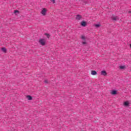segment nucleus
<instances>
[{
    "label": "nucleus",
    "instance_id": "nucleus-19",
    "mask_svg": "<svg viewBox=\"0 0 131 131\" xmlns=\"http://www.w3.org/2000/svg\"><path fill=\"white\" fill-rule=\"evenodd\" d=\"M44 82H45V83H48V80H45L44 81Z\"/></svg>",
    "mask_w": 131,
    "mask_h": 131
},
{
    "label": "nucleus",
    "instance_id": "nucleus-14",
    "mask_svg": "<svg viewBox=\"0 0 131 131\" xmlns=\"http://www.w3.org/2000/svg\"><path fill=\"white\" fill-rule=\"evenodd\" d=\"M45 35H46L47 37H48V38H50V34H48V33H45Z\"/></svg>",
    "mask_w": 131,
    "mask_h": 131
},
{
    "label": "nucleus",
    "instance_id": "nucleus-2",
    "mask_svg": "<svg viewBox=\"0 0 131 131\" xmlns=\"http://www.w3.org/2000/svg\"><path fill=\"white\" fill-rule=\"evenodd\" d=\"M42 15H43V16L46 15V13H47V9H46V8H43L41 12Z\"/></svg>",
    "mask_w": 131,
    "mask_h": 131
},
{
    "label": "nucleus",
    "instance_id": "nucleus-9",
    "mask_svg": "<svg viewBox=\"0 0 131 131\" xmlns=\"http://www.w3.org/2000/svg\"><path fill=\"white\" fill-rule=\"evenodd\" d=\"M2 51H3L4 53H7V49H6V48H2Z\"/></svg>",
    "mask_w": 131,
    "mask_h": 131
},
{
    "label": "nucleus",
    "instance_id": "nucleus-3",
    "mask_svg": "<svg viewBox=\"0 0 131 131\" xmlns=\"http://www.w3.org/2000/svg\"><path fill=\"white\" fill-rule=\"evenodd\" d=\"M112 19L113 21H117V20H119L118 16H112Z\"/></svg>",
    "mask_w": 131,
    "mask_h": 131
},
{
    "label": "nucleus",
    "instance_id": "nucleus-18",
    "mask_svg": "<svg viewBox=\"0 0 131 131\" xmlns=\"http://www.w3.org/2000/svg\"><path fill=\"white\" fill-rule=\"evenodd\" d=\"M82 45H86V42L83 41L82 42Z\"/></svg>",
    "mask_w": 131,
    "mask_h": 131
},
{
    "label": "nucleus",
    "instance_id": "nucleus-6",
    "mask_svg": "<svg viewBox=\"0 0 131 131\" xmlns=\"http://www.w3.org/2000/svg\"><path fill=\"white\" fill-rule=\"evenodd\" d=\"M81 18V15H77L76 16V19L77 20H80Z\"/></svg>",
    "mask_w": 131,
    "mask_h": 131
},
{
    "label": "nucleus",
    "instance_id": "nucleus-8",
    "mask_svg": "<svg viewBox=\"0 0 131 131\" xmlns=\"http://www.w3.org/2000/svg\"><path fill=\"white\" fill-rule=\"evenodd\" d=\"M81 25L82 26H85L86 25V23L85 21H82L81 23Z\"/></svg>",
    "mask_w": 131,
    "mask_h": 131
},
{
    "label": "nucleus",
    "instance_id": "nucleus-4",
    "mask_svg": "<svg viewBox=\"0 0 131 131\" xmlns=\"http://www.w3.org/2000/svg\"><path fill=\"white\" fill-rule=\"evenodd\" d=\"M101 75H103L104 76H106L107 75V73L106 72V71H102L101 72Z\"/></svg>",
    "mask_w": 131,
    "mask_h": 131
},
{
    "label": "nucleus",
    "instance_id": "nucleus-10",
    "mask_svg": "<svg viewBox=\"0 0 131 131\" xmlns=\"http://www.w3.org/2000/svg\"><path fill=\"white\" fill-rule=\"evenodd\" d=\"M124 106H128V105H129V103L128 102V101H125L124 103Z\"/></svg>",
    "mask_w": 131,
    "mask_h": 131
},
{
    "label": "nucleus",
    "instance_id": "nucleus-15",
    "mask_svg": "<svg viewBox=\"0 0 131 131\" xmlns=\"http://www.w3.org/2000/svg\"><path fill=\"white\" fill-rule=\"evenodd\" d=\"M95 26V27H100L101 25H100V24H96Z\"/></svg>",
    "mask_w": 131,
    "mask_h": 131
},
{
    "label": "nucleus",
    "instance_id": "nucleus-17",
    "mask_svg": "<svg viewBox=\"0 0 131 131\" xmlns=\"http://www.w3.org/2000/svg\"><path fill=\"white\" fill-rule=\"evenodd\" d=\"M51 2H52V3H53V4H55V0H51Z\"/></svg>",
    "mask_w": 131,
    "mask_h": 131
},
{
    "label": "nucleus",
    "instance_id": "nucleus-7",
    "mask_svg": "<svg viewBox=\"0 0 131 131\" xmlns=\"http://www.w3.org/2000/svg\"><path fill=\"white\" fill-rule=\"evenodd\" d=\"M112 95H116L117 94V91L116 90H113L111 92Z\"/></svg>",
    "mask_w": 131,
    "mask_h": 131
},
{
    "label": "nucleus",
    "instance_id": "nucleus-11",
    "mask_svg": "<svg viewBox=\"0 0 131 131\" xmlns=\"http://www.w3.org/2000/svg\"><path fill=\"white\" fill-rule=\"evenodd\" d=\"M27 97L28 100H32V97H31V96L28 95L27 96Z\"/></svg>",
    "mask_w": 131,
    "mask_h": 131
},
{
    "label": "nucleus",
    "instance_id": "nucleus-5",
    "mask_svg": "<svg viewBox=\"0 0 131 131\" xmlns=\"http://www.w3.org/2000/svg\"><path fill=\"white\" fill-rule=\"evenodd\" d=\"M91 74L92 75H97V72L96 71H92Z\"/></svg>",
    "mask_w": 131,
    "mask_h": 131
},
{
    "label": "nucleus",
    "instance_id": "nucleus-13",
    "mask_svg": "<svg viewBox=\"0 0 131 131\" xmlns=\"http://www.w3.org/2000/svg\"><path fill=\"white\" fill-rule=\"evenodd\" d=\"M81 39L84 40H85V36L84 35H82L81 36Z\"/></svg>",
    "mask_w": 131,
    "mask_h": 131
},
{
    "label": "nucleus",
    "instance_id": "nucleus-16",
    "mask_svg": "<svg viewBox=\"0 0 131 131\" xmlns=\"http://www.w3.org/2000/svg\"><path fill=\"white\" fill-rule=\"evenodd\" d=\"M14 14H16V13H19V11L18 10H14Z\"/></svg>",
    "mask_w": 131,
    "mask_h": 131
},
{
    "label": "nucleus",
    "instance_id": "nucleus-1",
    "mask_svg": "<svg viewBox=\"0 0 131 131\" xmlns=\"http://www.w3.org/2000/svg\"><path fill=\"white\" fill-rule=\"evenodd\" d=\"M39 42L41 45V46H45L46 45V39L42 38L39 40Z\"/></svg>",
    "mask_w": 131,
    "mask_h": 131
},
{
    "label": "nucleus",
    "instance_id": "nucleus-12",
    "mask_svg": "<svg viewBox=\"0 0 131 131\" xmlns=\"http://www.w3.org/2000/svg\"><path fill=\"white\" fill-rule=\"evenodd\" d=\"M119 68H120V69H121V70L124 69V68H125V66H120V67H119Z\"/></svg>",
    "mask_w": 131,
    "mask_h": 131
}]
</instances>
